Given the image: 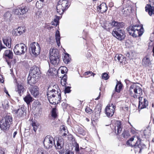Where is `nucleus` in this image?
I'll return each mask as SVG.
<instances>
[{
    "label": "nucleus",
    "mask_w": 154,
    "mask_h": 154,
    "mask_svg": "<svg viewBox=\"0 0 154 154\" xmlns=\"http://www.w3.org/2000/svg\"><path fill=\"white\" fill-rule=\"evenodd\" d=\"M4 78L3 76L2 75H0V82L2 83H3L4 82Z\"/></svg>",
    "instance_id": "nucleus-54"
},
{
    "label": "nucleus",
    "mask_w": 154,
    "mask_h": 154,
    "mask_svg": "<svg viewBox=\"0 0 154 154\" xmlns=\"http://www.w3.org/2000/svg\"><path fill=\"white\" fill-rule=\"evenodd\" d=\"M93 74V76H94V74H93L91 72H87L84 73L85 75H88L89 76L92 75V74Z\"/></svg>",
    "instance_id": "nucleus-49"
},
{
    "label": "nucleus",
    "mask_w": 154,
    "mask_h": 154,
    "mask_svg": "<svg viewBox=\"0 0 154 154\" xmlns=\"http://www.w3.org/2000/svg\"><path fill=\"white\" fill-rule=\"evenodd\" d=\"M27 50V48L25 45L20 43L16 45L14 49V53L18 55L24 54Z\"/></svg>",
    "instance_id": "nucleus-6"
},
{
    "label": "nucleus",
    "mask_w": 154,
    "mask_h": 154,
    "mask_svg": "<svg viewBox=\"0 0 154 154\" xmlns=\"http://www.w3.org/2000/svg\"><path fill=\"white\" fill-rule=\"evenodd\" d=\"M57 13L60 14H62L63 12L65 9L63 8L62 5L58 2L57 6Z\"/></svg>",
    "instance_id": "nucleus-31"
},
{
    "label": "nucleus",
    "mask_w": 154,
    "mask_h": 154,
    "mask_svg": "<svg viewBox=\"0 0 154 154\" xmlns=\"http://www.w3.org/2000/svg\"><path fill=\"white\" fill-rule=\"evenodd\" d=\"M31 124L33 127V130L35 131V132H36L38 128L37 122H35L32 121V123Z\"/></svg>",
    "instance_id": "nucleus-40"
},
{
    "label": "nucleus",
    "mask_w": 154,
    "mask_h": 154,
    "mask_svg": "<svg viewBox=\"0 0 154 154\" xmlns=\"http://www.w3.org/2000/svg\"><path fill=\"white\" fill-rule=\"evenodd\" d=\"M62 106H66L67 105V104H66L65 103H62Z\"/></svg>",
    "instance_id": "nucleus-64"
},
{
    "label": "nucleus",
    "mask_w": 154,
    "mask_h": 154,
    "mask_svg": "<svg viewBox=\"0 0 154 154\" xmlns=\"http://www.w3.org/2000/svg\"><path fill=\"white\" fill-rule=\"evenodd\" d=\"M4 16L5 19H7L8 18L11 17V15L10 13L7 12L5 14Z\"/></svg>",
    "instance_id": "nucleus-47"
},
{
    "label": "nucleus",
    "mask_w": 154,
    "mask_h": 154,
    "mask_svg": "<svg viewBox=\"0 0 154 154\" xmlns=\"http://www.w3.org/2000/svg\"><path fill=\"white\" fill-rule=\"evenodd\" d=\"M10 125L4 121L2 119L0 121V128L1 130L4 132H6L9 129Z\"/></svg>",
    "instance_id": "nucleus-16"
},
{
    "label": "nucleus",
    "mask_w": 154,
    "mask_h": 154,
    "mask_svg": "<svg viewBox=\"0 0 154 154\" xmlns=\"http://www.w3.org/2000/svg\"><path fill=\"white\" fill-rule=\"evenodd\" d=\"M54 70V69L53 68H50L48 71V72L49 73L51 74H52L53 72V71Z\"/></svg>",
    "instance_id": "nucleus-55"
},
{
    "label": "nucleus",
    "mask_w": 154,
    "mask_h": 154,
    "mask_svg": "<svg viewBox=\"0 0 154 154\" xmlns=\"http://www.w3.org/2000/svg\"><path fill=\"white\" fill-rule=\"evenodd\" d=\"M57 109L56 108H54L52 109V116L54 118L57 116Z\"/></svg>",
    "instance_id": "nucleus-42"
},
{
    "label": "nucleus",
    "mask_w": 154,
    "mask_h": 154,
    "mask_svg": "<svg viewBox=\"0 0 154 154\" xmlns=\"http://www.w3.org/2000/svg\"><path fill=\"white\" fill-rule=\"evenodd\" d=\"M40 73V71L39 67L36 66H34L32 67V69L30 71L29 74L35 76V75L38 76Z\"/></svg>",
    "instance_id": "nucleus-20"
},
{
    "label": "nucleus",
    "mask_w": 154,
    "mask_h": 154,
    "mask_svg": "<svg viewBox=\"0 0 154 154\" xmlns=\"http://www.w3.org/2000/svg\"><path fill=\"white\" fill-rule=\"evenodd\" d=\"M75 150L77 152L79 151V145L77 143H76L75 144Z\"/></svg>",
    "instance_id": "nucleus-53"
},
{
    "label": "nucleus",
    "mask_w": 154,
    "mask_h": 154,
    "mask_svg": "<svg viewBox=\"0 0 154 154\" xmlns=\"http://www.w3.org/2000/svg\"><path fill=\"white\" fill-rule=\"evenodd\" d=\"M54 138L49 135L46 136L44 140L43 144L45 147L47 148H51L53 145Z\"/></svg>",
    "instance_id": "nucleus-10"
},
{
    "label": "nucleus",
    "mask_w": 154,
    "mask_h": 154,
    "mask_svg": "<svg viewBox=\"0 0 154 154\" xmlns=\"http://www.w3.org/2000/svg\"><path fill=\"white\" fill-rule=\"evenodd\" d=\"M67 79V75H64L62 79H61L60 81L61 84L63 86H64L66 85V82Z\"/></svg>",
    "instance_id": "nucleus-37"
},
{
    "label": "nucleus",
    "mask_w": 154,
    "mask_h": 154,
    "mask_svg": "<svg viewBox=\"0 0 154 154\" xmlns=\"http://www.w3.org/2000/svg\"><path fill=\"white\" fill-rule=\"evenodd\" d=\"M49 102L52 104L55 105L60 103L61 100V95L57 96H51L48 98Z\"/></svg>",
    "instance_id": "nucleus-13"
},
{
    "label": "nucleus",
    "mask_w": 154,
    "mask_h": 154,
    "mask_svg": "<svg viewBox=\"0 0 154 154\" xmlns=\"http://www.w3.org/2000/svg\"><path fill=\"white\" fill-rule=\"evenodd\" d=\"M60 19V17L55 15L54 21L52 22V25L56 26L59 23V20Z\"/></svg>",
    "instance_id": "nucleus-36"
},
{
    "label": "nucleus",
    "mask_w": 154,
    "mask_h": 154,
    "mask_svg": "<svg viewBox=\"0 0 154 154\" xmlns=\"http://www.w3.org/2000/svg\"><path fill=\"white\" fill-rule=\"evenodd\" d=\"M85 111L88 113L91 114L92 112V110L89 107H86L85 109Z\"/></svg>",
    "instance_id": "nucleus-50"
},
{
    "label": "nucleus",
    "mask_w": 154,
    "mask_h": 154,
    "mask_svg": "<svg viewBox=\"0 0 154 154\" xmlns=\"http://www.w3.org/2000/svg\"><path fill=\"white\" fill-rule=\"evenodd\" d=\"M149 2L150 3V5L153 6L154 5V0H149Z\"/></svg>",
    "instance_id": "nucleus-58"
},
{
    "label": "nucleus",
    "mask_w": 154,
    "mask_h": 154,
    "mask_svg": "<svg viewBox=\"0 0 154 154\" xmlns=\"http://www.w3.org/2000/svg\"><path fill=\"white\" fill-rule=\"evenodd\" d=\"M65 10L68 8L69 2L67 0H60L58 2Z\"/></svg>",
    "instance_id": "nucleus-28"
},
{
    "label": "nucleus",
    "mask_w": 154,
    "mask_h": 154,
    "mask_svg": "<svg viewBox=\"0 0 154 154\" xmlns=\"http://www.w3.org/2000/svg\"><path fill=\"white\" fill-rule=\"evenodd\" d=\"M44 0H39L37 2L36 4V6L39 9L41 8L43 6Z\"/></svg>",
    "instance_id": "nucleus-38"
},
{
    "label": "nucleus",
    "mask_w": 154,
    "mask_h": 154,
    "mask_svg": "<svg viewBox=\"0 0 154 154\" xmlns=\"http://www.w3.org/2000/svg\"><path fill=\"white\" fill-rule=\"evenodd\" d=\"M2 119L10 125L13 121L12 117L9 114L7 115Z\"/></svg>",
    "instance_id": "nucleus-25"
},
{
    "label": "nucleus",
    "mask_w": 154,
    "mask_h": 154,
    "mask_svg": "<svg viewBox=\"0 0 154 154\" xmlns=\"http://www.w3.org/2000/svg\"><path fill=\"white\" fill-rule=\"evenodd\" d=\"M70 87H68L65 88V93H69L70 92Z\"/></svg>",
    "instance_id": "nucleus-51"
},
{
    "label": "nucleus",
    "mask_w": 154,
    "mask_h": 154,
    "mask_svg": "<svg viewBox=\"0 0 154 154\" xmlns=\"http://www.w3.org/2000/svg\"><path fill=\"white\" fill-rule=\"evenodd\" d=\"M29 50L30 52L32 54L35 56H37L40 53V47L38 43L33 42L30 45Z\"/></svg>",
    "instance_id": "nucleus-7"
},
{
    "label": "nucleus",
    "mask_w": 154,
    "mask_h": 154,
    "mask_svg": "<svg viewBox=\"0 0 154 154\" xmlns=\"http://www.w3.org/2000/svg\"><path fill=\"white\" fill-rule=\"evenodd\" d=\"M24 100L27 104H29V103L32 102L33 100L32 98L31 97L30 94H28L26 95L24 98Z\"/></svg>",
    "instance_id": "nucleus-35"
},
{
    "label": "nucleus",
    "mask_w": 154,
    "mask_h": 154,
    "mask_svg": "<svg viewBox=\"0 0 154 154\" xmlns=\"http://www.w3.org/2000/svg\"><path fill=\"white\" fill-rule=\"evenodd\" d=\"M3 56L8 58L9 59H12L13 56V53L10 50H6L5 51Z\"/></svg>",
    "instance_id": "nucleus-29"
},
{
    "label": "nucleus",
    "mask_w": 154,
    "mask_h": 154,
    "mask_svg": "<svg viewBox=\"0 0 154 154\" xmlns=\"http://www.w3.org/2000/svg\"><path fill=\"white\" fill-rule=\"evenodd\" d=\"M65 154H74L73 152L69 149H67L66 150L65 152Z\"/></svg>",
    "instance_id": "nucleus-52"
},
{
    "label": "nucleus",
    "mask_w": 154,
    "mask_h": 154,
    "mask_svg": "<svg viewBox=\"0 0 154 154\" xmlns=\"http://www.w3.org/2000/svg\"><path fill=\"white\" fill-rule=\"evenodd\" d=\"M5 149L0 147V154H5Z\"/></svg>",
    "instance_id": "nucleus-48"
},
{
    "label": "nucleus",
    "mask_w": 154,
    "mask_h": 154,
    "mask_svg": "<svg viewBox=\"0 0 154 154\" xmlns=\"http://www.w3.org/2000/svg\"><path fill=\"white\" fill-rule=\"evenodd\" d=\"M115 59L117 60L120 63L125 64L126 62V59L122 54H116L115 56Z\"/></svg>",
    "instance_id": "nucleus-23"
},
{
    "label": "nucleus",
    "mask_w": 154,
    "mask_h": 154,
    "mask_svg": "<svg viewBox=\"0 0 154 154\" xmlns=\"http://www.w3.org/2000/svg\"><path fill=\"white\" fill-rule=\"evenodd\" d=\"M70 58L69 57V55L68 54H66L63 58V60L65 63H68L70 61Z\"/></svg>",
    "instance_id": "nucleus-39"
},
{
    "label": "nucleus",
    "mask_w": 154,
    "mask_h": 154,
    "mask_svg": "<svg viewBox=\"0 0 154 154\" xmlns=\"http://www.w3.org/2000/svg\"><path fill=\"white\" fill-rule=\"evenodd\" d=\"M64 151L63 149H62L61 150H60L59 152V154H64Z\"/></svg>",
    "instance_id": "nucleus-60"
},
{
    "label": "nucleus",
    "mask_w": 154,
    "mask_h": 154,
    "mask_svg": "<svg viewBox=\"0 0 154 154\" xmlns=\"http://www.w3.org/2000/svg\"><path fill=\"white\" fill-rule=\"evenodd\" d=\"M25 110L24 106H22L18 109H15L14 111V112H15V114L16 116L19 118H21L24 115Z\"/></svg>",
    "instance_id": "nucleus-14"
},
{
    "label": "nucleus",
    "mask_w": 154,
    "mask_h": 154,
    "mask_svg": "<svg viewBox=\"0 0 154 154\" xmlns=\"http://www.w3.org/2000/svg\"><path fill=\"white\" fill-rule=\"evenodd\" d=\"M129 94L131 97L134 98L139 99L142 97L143 94L142 88L138 85V84L134 83L131 85L129 88Z\"/></svg>",
    "instance_id": "nucleus-2"
},
{
    "label": "nucleus",
    "mask_w": 154,
    "mask_h": 154,
    "mask_svg": "<svg viewBox=\"0 0 154 154\" xmlns=\"http://www.w3.org/2000/svg\"><path fill=\"white\" fill-rule=\"evenodd\" d=\"M111 24L112 26L115 27V29L122 28L124 26V23H118L114 20L112 21Z\"/></svg>",
    "instance_id": "nucleus-24"
},
{
    "label": "nucleus",
    "mask_w": 154,
    "mask_h": 154,
    "mask_svg": "<svg viewBox=\"0 0 154 154\" xmlns=\"http://www.w3.org/2000/svg\"><path fill=\"white\" fill-rule=\"evenodd\" d=\"M29 10V7L27 5H23L16 9L14 14L15 15L18 16L19 17H21V15L26 14Z\"/></svg>",
    "instance_id": "nucleus-9"
},
{
    "label": "nucleus",
    "mask_w": 154,
    "mask_h": 154,
    "mask_svg": "<svg viewBox=\"0 0 154 154\" xmlns=\"http://www.w3.org/2000/svg\"><path fill=\"white\" fill-rule=\"evenodd\" d=\"M50 60L53 65H57L60 63L58 51L56 49H51L50 50Z\"/></svg>",
    "instance_id": "nucleus-4"
},
{
    "label": "nucleus",
    "mask_w": 154,
    "mask_h": 154,
    "mask_svg": "<svg viewBox=\"0 0 154 154\" xmlns=\"http://www.w3.org/2000/svg\"><path fill=\"white\" fill-rule=\"evenodd\" d=\"M24 91L25 88L23 84L22 83L18 84L16 91L18 93L20 96H21L23 93Z\"/></svg>",
    "instance_id": "nucleus-22"
},
{
    "label": "nucleus",
    "mask_w": 154,
    "mask_h": 154,
    "mask_svg": "<svg viewBox=\"0 0 154 154\" xmlns=\"http://www.w3.org/2000/svg\"><path fill=\"white\" fill-rule=\"evenodd\" d=\"M12 34L14 35L15 36H18L21 35L19 31L17 29H15L13 30Z\"/></svg>",
    "instance_id": "nucleus-43"
},
{
    "label": "nucleus",
    "mask_w": 154,
    "mask_h": 154,
    "mask_svg": "<svg viewBox=\"0 0 154 154\" xmlns=\"http://www.w3.org/2000/svg\"><path fill=\"white\" fill-rule=\"evenodd\" d=\"M114 130L115 133L117 134H120L122 131L121 123L119 121H117L115 124Z\"/></svg>",
    "instance_id": "nucleus-17"
},
{
    "label": "nucleus",
    "mask_w": 154,
    "mask_h": 154,
    "mask_svg": "<svg viewBox=\"0 0 154 154\" xmlns=\"http://www.w3.org/2000/svg\"><path fill=\"white\" fill-rule=\"evenodd\" d=\"M3 42L5 45L10 48L11 47V39L10 38H3Z\"/></svg>",
    "instance_id": "nucleus-30"
},
{
    "label": "nucleus",
    "mask_w": 154,
    "mask_h": 154,
    "mask_svg": "<svg viewBox=\"0 0 154 154\" xmlns=\"http://www.w3.org/2000/svg\"><path fill=\"white\" fill-rule=\"evenodd\" d=\"M17 131H15L14 132V133H13V137L14 138L15 137V136L17 134Z\"/></svg>",
    "instance_id": "nucleus-61"
},
{
    "label": "nucleus",
    "mask_w": 154,
    "mask_h": 154,
    "mask_svg": "<svg viewBox=\"0 0 154 154\" xmlns=\"http://www.w3.org/2000/svg\"><path fill=\"white\" fill-rule=\"evenodd\" d=\"M60 70H61V73L62 74L67 72L68 71L67 68L65 66L61 67Z\"/></svg>",
    "instance_id": "nucleus-44"
},
{
    "label": "nucleus",
    "mask_w": 154,
    "mask_h": 154,
    "mask_svg": "<svg viewBox=\"0 0 154 154\" xmlns=\"http://www.w3.org/2000/svg\"><path fill=\"white\" fill-rule=\"evenodd\" d=\"M145 10L150 16H152L154 14V5L147 4L145 7Z\"/></svg>",
    "instance_id": "nucleus-19"
},
{
    "label": "nucleus",
    "mask_w": 154,
    "mask_h": 154,
    "mask_svg": "<svg viewBox=\"0 0 154 154\" xmlns=\"http://www.w3.org/2000/svg\"><path fill=\"white\" fill-rule=\"evenodd\" d=\"M79 133L83 135H84L85 134V132L83 130H82V131H79Z\"/></svg>",
    "instance_id": "nucleus-56"
},
{
    "label": "nucleus",
    "mask_w": 154,
    "mask_h": 154,
    "mask_svg": "<svg viewBox=\"0 0 154 154\" xmlns=\"http://www.w3.org/2000/svg\"><path fill=\"white\" fill-rule=\"evenodd\" d=\"M58 86L57 85H50L48 88L47 91L48 98L52 96H57L61 95L58 89Z\"/></svg>",
    "instance_id": "nucleus-5"
},
{
    "label": "nucleus",
    "mask_w": 154,
    "mask_h": 154,
    "mask_svg": "<svg viewBox=\"0 0 154 154\" xmlns=\"http://www.w3.org/2000/svg\"><path fill=\"white\" fill-rule=\"evenodd\" d=\"M101 108L100 107H96L94 110V116L95 117V119H98L100 116V113L101 112Z\"/></svg>",
    "instance_id": "nucleus-26"
},
{
    "label": "nucleus",
    "mask_w": 154,
    "mask_h": 154,
    "mask_svg": "<svg viewBox=\"0 0 154 154\" xmlns=\"http://www.w3.org/2000/svg\"><path fill=\"white\" fill-rule=\"evenodd\" d=\"M54 143L55 145V146L57 149H63L64 143V140L61 137L59 138L58 140L57 141V143L56 144L55 141L54 142Z\"/></svg>",
    "instance_id": "nucleus-15"
},
{
    "label": "nucleus",
    "mask_w": 154,
    "mask_h": 154,
    "mask_svg": "<svg viewBox=\"0 0 154 154\" xmlns=\"http://www.w3.org/2000/svg\"><path fill=\"white\" fill-rule=\"evenodd\" d=\"M37 75L35 76L29 74L27 79L28 83L31 85L35 83L37 81Z\"/></svg>",
    "instance_id": "nucleus-18"
},
{
    "label": "nucleus",
    "mask_w": 154,
    "mask_h": 154,
    "mask_svg": "<svg viewBox=\"0 0 154 154\" xmlns=\"http://www.w3.org/2000/svg\"><path fill=\"white\" fill-rule=\"evenodd\" d=\"M100 92L99 94V95L98 96V97L97 98H96L95 99V100H98L100 98Z\"/></svg>",
    "instance_id": "nucleus-62"
},
{
    "label": "nucleus",
    "mask_w": 154,
    "mask_h": 154,
    "mask_svg": "<svg viewBox=\"0 0 154 154\" xmlns=\"http://www.w3.org/2000/svg\"><path fill=\"white\" fill-rule=\"evenodd\" d=\"M102 77V79L105 80H106L109 78L108 74L105 72L103 74Z\"/></svg>",
    "instance_id": "nucleus-46"
},
{
    "label": "nucleus",
    "mask_w": 154,
    "mask_h": 154,
    "mask_svg": "<svg viewBox=\"0 0 154 154\" xmlns=\"http://www.w3.org/2000/svg\"><path fill=\"white\" fill-rule=\"evenodd\" d=\"M112 33L114 37L119 40L124 39L125 37L124 31L121 28L114 29Z\"/></svg>",
    "instance_id": "nucleus-8"
},
{
    "label": "nucleus",
    "mask_w": 154,
    "mask_h": 154,
    "mask_svg": "<svg viewBox=\"0 0 154 154\" xmlns=\"http://www.w3.org/2000/svg\"><path fill=\"white\" fill-rule=\"evenodd\" d=\"M5 48V47L3 46L1 44L0 45V52L1 51L2 49Z\"/></svg>",
    "instance_id": "nucleus-59"
},
{
    "label": "nucleus",
    "mask_w": 154,
    "mask_h": 154,
    "mask_svg": "<svg viewBox=\"0 0 154 154\" xmlns=\"http://www.w3.org/2000/svg\"><path fill=\"white\" fill-rule=\"evenodd\" d=\"M138 108L140 109L146 108L148 106V102L146 99L143 98V97H140L139 99Z\"/></svg>",
    "instance_id": "nucleus-12"
},
{
    "label": "nucleus",
    "mask_w": 154,
    "mask_h": 154,
    "mask_svg": "<svg viewBox=\"0 0 154 154\" xmlns=\"http://www.w3.org/2000/svg\"><path fill=\"white\" fill-rule=\"evenodd\" d=\"M4 91L7 94H8V95L9 96V95L8 93V91L6 90L5 88Z\"/></svg>",
    "instance_id": "nucleus-63"
},
{
    "label": "nucleus",
    "mask_w": 154,
    "mask_h": 154,
    "mask_svg": "<svg viewBox=\"0 0 154 154\" xmlns=\"http://www.w3.org/2000/svg\"><path fill=\"white\" fill-rule=\"evenodd\" d=\"M30 91L31 94L35 97H36L39 95L38 88L37 86L30 88Z\"/></svg>",
    "instance_id": "nucleus-21"
},
{
    "label": "nucleus",
    "mask_w": 154,
    "mask_h": 154,
    "mask_svg": "<svg viewBox=\"0 0 154 154\" xmlns=\"http://www.w3.org/2000/svg\"><path fill=\"white\" fill-rule=\"evenodd\" d=\"M122 87L121 82L117 81V84L115 88V91L118 93L119 92L122 88Z\"/></svg>",
    "instance_id": "nucleus-34"
},
{
    "label": "nucleus",
    "mask_w": 154,
    "mask_h": 154,
    "mask_svg": "<svg viewBox=\"0 0 154 154\" xmlns=\"http://www.w3.org/2000/svg\"><path fill=\"white\" fill-rule=\"evenodd\" d=\"M137 141L134 144L132 143L134 140V137H132L127 142V144L131 146H134L135 152L140 153L141 152L142 150L145 147V145L141 143L140 140V138H138V137H137Z\"/></svg>",
    "instance_id": "nucleus-3"
},
{
    "label": "nucleus",
    "mask_w": 154,
    "mask_h": 154,
    "mask_svg": "<svg viewBox=\"0 0 154 154\" xmlns=\"http://www.w3.org/2000/svg\"><path fill=\"white\" fill-rule=\"evenodd\" d=\"M17 29L19 31L21 35L25 32V28L24 27H19Z\"/></svg>",
    "instance_id": "nucleus-45"
},
{
    "label": "nucleus",
    "mask_w": 154,
    "mask_h": 154,
    "mask_svg": "<svg viewBox=\"0 0 154 154\" xmlns=\"http://www.w3.org/2000/svg\"><path fill=\"white\" fill-rule=\"evenodd\" d=\"M60 129H61L62 131H64V132L65 131H66L65 127L64 125H62V126H61L60 127Z\"/></svg>",
    "instance_id": "nucleus-57"
},
{
    "label": "nucleus",
    "mask_w": 154,
    "mask_h": 154,
    "mask_svg": "<svg viewBox=\"0 0 154 154\" xmlns=\"http://www.w3.org/2000/svg\"><path fill=\"white\" fill-rule=\"evenodd\" d=\"M116 106L113 104L107 106L105 109V113L108 117H112L114 114Z\"/></svg>",
    "instance_id": "nucleus-11"
},
{
    "label": "nucleus",
    "mask_w": 154,
    "mask_h": 154,
    "mask_svg": "<svg viewBox=\"0 0 154 154\" xmlns=\"http://www.w3.org/2000/svg\"><path fill=\"white\" fill-rule=\"evenodd\" d=\"M142 64L144 65H149L150 63V60L148 56H146L144 58L142 61Z\"/></svg>",
    "instance_id": "nucleus-32"
},
{
    "label": "nucleus",
    "mask_w": 154,
    "mask_h": 154,
    "mask_svg": "<svg viewBox=\"0 0 154 154\" xmlns=\"http://www.w3.org/2000/svg\"><path fill=\"white\" fill-rule=\"evenodd\" d=\"M98 8L100 10V12L102 13L105 12L107 10V7L105 3H101L98 7Z\"/></svg>",
    "instance_id": "nucleus-27"
},
{
    "label": "nucleus",
    "mask_w": 154,
    "mask_h": 154,
    "mask_svg": "<svg viewBox=\"0 0 154 154\" xmlns=\"http://www.w3.org/2000/svg\"><path fill=\"white\" fill-rule=\"evenodd\" d=\"M46 151L42 148H39L37 150V154H45Z\"/></svg>",
    "instance_id": "nucleus-41"
},
{
    "label": "nucleus",
    "mask_w": 154,
    "mask_h": 154,
    "mask_svg": "<svg viewBox=\"0 0 154 154\" xmlns=\"http://www.w3.org/2000/svg\"><path fill=\"white\" fill-rule=\"evenodd\" d=\"M128 30L129 34L134 37L141 36L144 32L143 26L142 25L130 26Z\"/></svg>",
    "instance_id": "nucleus-1"
},
{
    "label": "nucleus",
    "mask_w": 154,
    "mask_h": 154,
    "mask_svg": "<svg viewBox=\"0 0 154 154\" xmlns=\"http://www.w3.org/2000/svg\"><path fill=\"white\" fill-rule=\"evenodd\" d=\"M55 37L56 42L57 45L59 46L60 45V36L59 31L57 30L56 32Z\"/></svg>",
    "instance_id": "nucleus-33"
}]
</instances>
